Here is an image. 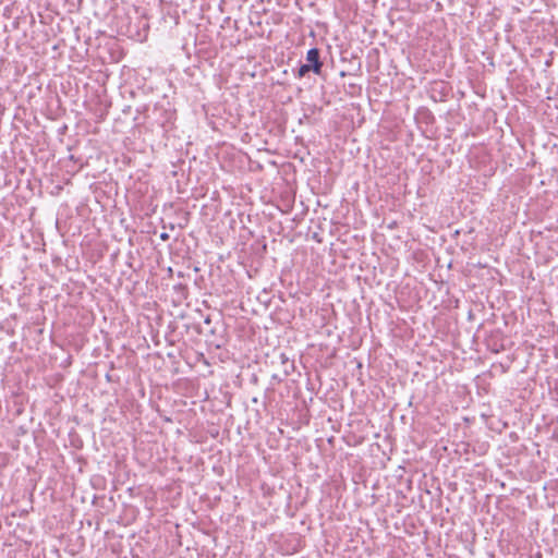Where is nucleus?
<instances>
[{
    "mask_svg": "<svg viewBox=\"0 0 558 558\" xmlns=\"http://www.w3.org/2000/svg\"><path fill=\"white\" fill-rule=\"evenodd\" d=\"M204 323H205L206 325H210V323H211L210 317H209V316H207V317L205 318Z\"/></svg>",
    "mask_w": 558,
    "mask_h": 558,
    "instance_id": "nucleus-5",
    "label": "nucleus"
},
{
    "mask_svg": "<svg viewBox=\"0 0 558 558\" xmlns=\"http://www.w3.org/2000/svg\"><path fill=\"white\" fill-rule=\"evenodd\" d=\"M310 71H312V68L310 64L305 63V64H302L299 70H298V74L296 76L299 78L303 77L306 75V73H308Z\"/></svg>",
    "mask_w": 558,
    "mask_h": 558,
    "instance_id": "nucleus-3",
    "label": "nucleus"
},
{
    "mask_svg": "<svg viewBox=\"0 0 558 558\" xmlns=\"http://www.w3.org/2000/svg\"><path fill=\"white\" fill-rule=\"evenodd\" d=\"M279 359L283 367V376L287 377L294 371V362L290 361L284 353H281Z\"/></svg>",
    "mask_w": 558,
    "mask_h": 558,
    "instance_id": "nucleus-2",
    "label": "nucleus"
},
{
    "mask_svg": "<svg viewBox=\"0 0 558 558\" xmlns=\"http://www.w3.org/2000/svg\"><path fill=\"white\" fill-rule=\"evenodd\" d=\"M306 61L315 74L319 75L322 73L323 62L320 61V51L318 48H311L307 51Z\"/></svg>",
    "mask_w": 558,
    "mask_h": 558,
    "instance_id": "nucleus-1",
    "label": "nucleus"
},
{
    "mask_svg": "<svg viewBox=\"0 0 558 558\" xmlns=\"http://www.w3.org/2000/svg\"><path fill=\"white\" fill-rule=\"evenodd\" d=\"M160 239H161L162 241H167V240L169 239V234H168V233H166V232H162V233L160 234Z\"/></svg>",
    "mask_w": 558,
    "mask_h": 558,
    "instance_id": "nucleus-4",
    "label": "nucleus"
}]
</instances>
